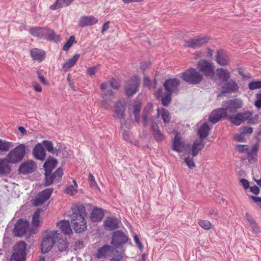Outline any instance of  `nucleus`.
<instances>
[{
	"mask_svg": "<svg viewBox=\"0 0 261 261\" xmlns=\"http://www.w3.org/2000/svg\"><path fill=\"white\" fill-rule=\"evenodd\" d=\"M71 223L73 229L76 233H81L87 229L86 208L83 204H74L72 206Z\"/></svg>",
	"mask_w": 261,
	"mask_h": 261,
	"instance_id": "f257e3e1",
	"label": "nucleus"
},
{
	"mask_svg": "<svg viewBox=\"0 0 261 261\" xmlns=\"http://www.w3.org/2000/svg\"><path fill=\"white\" fill-rule=\"evenodd\" d=\"M59 234L57 230L46 231L41 244V250L43 253H46L51 249Z\"/></svg>",
	"mask_w": 261,
	"mask_h": 261,
	"instance_id": "f03ea898",
	"label": "nucleus"
},
{
	"mask_svg": "<svg viewBox=\"0 0 261 261\" xmlns=\"http://www.w3.org/2000/svg\"><path fill=\"white\" fill-rule=\"evenodd\" d=\"M181 77L185 82L193 85L199 84L203 80V77L196 69L190 68L180 74Z\"/></svg>",
	"mask_w": 261,
	"mask_h": 261,
	"instance_id": "7ed1b4c3",
	"label": "nucleus"
},
{
	"mask_svg": "<svg viewBox=\"0 0 261 261\" xmlns=\"http://www.w3.org/2000/svg\"><path fill=\"white\" fill-rule=\"evenodd\" d=\"M223 111L225 112L227 115L236 113L239 109L243 106V102L241 99L236 98L230 99L227 101H224L222 102Z\"/></svg>",
	"mask_w": 261,
	"mask_h": 261,
	"instance_id": "20e7f679",
	"label": "nucleus"
},
{
	"mask_svg": "<svg viewBox=\"0 0 261 261\" xmlns=\"http://www.w3.org/2000/svg\"><path fill=\"white\" fill-rule=\"evenodd\" d=\"M128 237L121 231H116L113 233L111 244L114 247L113 252H119V248L124 250L122 245L128 241Z\"/></svg>",
	"mask_w": 261,
	"mask_h": 261,
	"instance_id": "39448f33",
	"label": "nucleus"
},
{
	"mask_svg": "<svg viewBox=\"0 0 261 261\" xmlns=\"http://www.w3.org/2000/svg\"><path fill=\"white\" fill-rule=\"evenodd\" d=\"M253 115V113L249 111L240 112L234 115H228L226 118L232 124L238 126L245 122Z\"/></svg>",
	"mask_w": 261,
	"mask_h": 261,
	"instance_id": "423d86ee",
	"label": "nucleus"
},
{
	"mask_svg": "<svg viewBox=\"0 0 261 261\" xmlns=\"http://www.w3.org/2000/svg\"><path fill=\"white\" fill-rule=\"evenodd\" d=\"M140 79L134 76L125 82L124 86L125 92L126 95L132 96L137 93L139 90Z\"/></svg>",
	"mask_w": 261,
	"mask_h": 261,
	"instance_id": "0eeeda50",
	"label": "nucleus"
},
{
	"mask_svg": "<svg viewBox=\"0 0 261 261\" xmlns=\"http://www.w3.org/2000/svg\"><path fill=\"white\" fill-rule=\"evenodd\" d=\"M197 66L206 77H213L214 76V66L212 62L201 60L198 62Z\"/></svg>",
	"mask_w": 261,
	"mask_h": 261,
	"instance_id": "6e6552de",
	"label": "nucleus"
},
{
	"mask_svg": "<svg viewBox=\"0 0 261 261\" xmlns=\"http://www.w3.org/2000/svg\"><path fill=\"white\" fill-rule=\"evenodd\" d=\"M208 41L209 38L206 36L196 37L188 40H186L184 42V46L192 48H197L207 43Z\"/></svg>",
	"mask_w": 261,
	"mask_h": 261,
	"instance_id": "1a4fd4ad",
	"label": "nucleus"
},
{
	"mask_svg": "<svg viewBox=\"0 0 261 261\" xmlns=\"http://www.w3.org/2000/svg\"><path fill=\"white\" fill-rule=\"evenodd\" d=\"M52 189H46L40 192L37 197L33 200L32 203L34 206H39L43 204L48 200L53 192Z\"/></svg>",
	"mask_w": 261,
	"mask_h": 261,
	"instance_id": "9d476101",
	"label": "nucleus"
},
{
	"mask_svg": "<svg viewBox=\"0 0 261 261\" xmlns=\"http://www.w3.org/2000/svg\"><path fill=\"white\" fill-rule=\"evenodd\" d=\"M37 165L32 160H28L22 163L19 167V172L23 174L33 173L36 170Z\"/></svg>",
	"mask_w": 261,
	"mask_h": 261,
	"instance_id": "9b49d317",
	"label": "nucleus"
},
{
	"mask_svg": "<svg viewBox=\"0 0 261 261\" xmlns=\"http://www.w3.org/2000/svg\"><path fill=\"white\" fill-rule=\"evenodd\" d=\"M180 81L176 78L167 80L164 84L166 90L170 94L176 93L178 90Z\"/></svg>",
	"mask_w": 261,
	"mask_h": 261,
	"instance_id": "f8f14e48",
	"label": "nucleus"
},
{
	"mask_svg": "<svg viewBox=\"0 0 261 261\" xmlns=\"http://www.w3.org/2000/svg\"><path fill=\"white\" fill-rule=\"evenodd\" d=\"M175 137L172 142V149L177 152H181L185 147L184 141L182 140L180 134L175 132Z\"/></svg>",
	"mask_w": 261,
	"mask_h": 261,
	"instance_id": "ddd939ff",
	"label": "nucleus"
},
{
	"mask_svg": "<svg viewBox=\"0 0 261 261\" xmlns=\"http://www.w3.org/2000/svg\"><path fill=\"white\" fill-rule=\"evenodd\" d=\"M101 97L102 98L101 101V107L106 110L110 109L111 107L110 102L114 98V93L111 90H108L106 92L103 93Z\"/></svg>",
	"mask_w": 261,
	"mask_h": 261,
	"instance_id": "4468645a",
	"label": "nucleus"
},
{
	"mask_svg": "<svg viewBox=\"0 0 261 261\" xmlns=\"http://www.w3.org/2000/svg\"><path fill=\"white\" fill-rule=\"evenodd\" d=\"M214 75H215L216 81L220 80V82L224 83L227 82L230 79L231 74L227 69L223 68H219L216 70Z\"/></svg>",
	"mask_w": 261,
	"mask_h": 261,
	"instance_id": "2eb2a0df",
	"label": "nucleus"
},
{
	"mask_svg": "<svg viewBox=\"0 0 261 261\" xmlns=\"http://www.w3.org/2000/svg\"><path fill=\"white\" fill-rule=\"evenodd\" d=\"M228 116L226 113L223 111V109L219 108L214 110L209 116V121L213 123L218 122L222 118H226Z\"/></svg>",
	"mask_w": 261,
	"mask_h": 261,
	"instance_id": "dca6fc26",
	"label": "nucleus"
},
{
	"mask_svg": "<svg viewBox=\"0 0 261 261\" xmlns=\"http://www.w3.org/2000/svg\"><path fill=\"white\" fill-rule=\"evenodd\" d=\"M222 87V93H226L229 92H238L239 89L238 84L233 80L224 82Z\"/></svg>",
	"mask_w": 261,
	"mask_h": 261,
	"instance_id": "f3484780",
	"label": "nucleus"
},
{
	"mask_svg": "<svg viewBox=\"0 0 261 261\" xmlns=\"http://www.w3.org/2000/svg\"><path fill=\"white\" fill-rule=\"evenodd\" d=\"M33 154L34 158L40 161H44L46 157V152L42 143H38L33 148Z\"/></svg>",
	"mask_w": 261,
	"mask_h": 261,
	"instance_id": "a211bd4d",
	"label": "nucleus"
},
{
	"mask_svg": "<svg viewBox=\"0 0 261 261\" xmlns=\"http://www.w3.org/2000/svg\"><path fill=\"white\" fill-rule=\"evenodd\" d=\"M115 110L113 116L115 118L123 119L125 117V104L120 101H117L115 104Z\"/></svg>",
	"mask_w": 261,
	"mask_h": 261,
	"instance_id": "6ab92c4d",
	"label": "nucleus"
},
{
	"mask_svg": "<svg viewBox=\"0 0 261 261\" xmlns=\"http://www.w3.org/2000/svg\"><path fill=\"white\" fill-rule=\"evenodd\" d=\"M27 245L23 241L17 242V261H26Z\"/></svg>",
	"mask_w": 261,
	"mask_h": 261,
	"instance_id": "aec40b11",
	"label": "nucleus"
},
{
	"mask_svg": "<svg viewBox=\"0 0 261 261\" xmlns=\"http://www.w3.org/2000/svg\"><path fill=\"white\" fill-rule=\"evenodd\" d=\"M98 22V19L93 16H84L78 21L79 25L81 27L92 25Z\"/></svg>",
	"mask_w": 261,
	"mask_h": 261,
	"instance_id": "412c9836",
	"label": "nucleus"
},
{
	"mask_svg": "<svg viewBox=\"0 0 261 261\" xmlns=\"http://www.w3.org/2000/svg\"><path fill=\"white\" fill-rule=\"evenodd\" d=\"M217 63L221 66H225L229 63V58L226 53L223 50H219L216 55Z\"/></svg>",
	"mask_w": 261,
	"mask_h": 261,
	"instance_id": "4be33fe9",
	"label": "nucleus"
},
{
	"mask_svg": "<svg viewBox=\"0 0 261 261\" xmlns=\"http://www.w3.org/2000/svg\"><path fill=\"white\" fill-rule=\"evenodd\" d=\"M29 222L23 219H19L17 221V237H21L26 234L29 228Z\"/></svg>",
	"mask_w": 261,
	"mask_h": 261,
	"instance_id": "5701e85b",
	"label": "nucleus"
},
{
	"mask_svg": "<svg viewBox=\"0 0 261 261\" xmlns=\"http://www.w3.org/2000/svg\"><path fill=\"white\" fill-rule=\"evenodd\" d=\"M104 216L103 210L101 208L94 207L90 214V220L93 222L101 221Z\"/></svg>",
	"mask_w": 261,
	"mask_h": 261,
	"instance_id": "b1692460",
	"label": "nucleus"
},
{
	"mask_svg": "<svg viewBox=\"0 0 261 261\" xmlns=\"http://www.w3.org/2000/svg\"><path fill=\"white\" fill-rule=\"evenodd\" d=\"M47 31V28L45 27H33L30 30V33L34 37L44 38L45 33Z\"/></svg>",
	"mask_w": 261,
	"mask_h": 261,
	"instance_id": "393cba45",
	"label": "nucleus"
},
{
	"mask_svg": "<svg viewBox=\"0 0 261 261\" xmlns=\"http://www.w3.org/2000/svg\"><path fill=\"white\" fill-rule=\"evenodd\" d=\"M57 226L65 234H70L72 232V229L69 221L62 220L57 223Z\"/></svg>",
	"mask_w": 261,
	"mask_h": 261,
	"instance_id": "a878e982",
	"label": "nucleus"
},
{
	"mask_svg": "<svg viewBox=\"0 0 261 261\" xmlns=\"http://www.w3.org/2000/svg\"><path fill=\"white\" fill-rule=\"evenodd\" d=\"M204 147V144L202 139L196 140L192 145L191 153L193 157L196 156L199 151L201 150Z\"/></svg>",
	"mask_w": 261,
	"mask_h": 261,
	"instance_id": "bb28decb",
	"label": "nucleus"
},
{
	"mask_svg": "<svg viewBox=\"0 0 261 261\" xmlns=\"http://www.w3.org/2000/svg\"><path fill=\"white\" fill-rule=\"evenodd\" d=\"M104 225L107 229L112 230L118 227V220L117 219L109 217L104 222Z\"/></svg>",
	"mask_w": 261,
	"mask_h": 261,
	"instance_id": "cd10ccee",
	"label": "nucleus"
},
{
	"mask_svg": "<svg viewBox=\"0 0 261 261\" xmlns=\"http://www.w3.org/2000/svg\"><path fill=\"white\" fill-rule=\"evenodd\" d=\"M45 53L42 50L34 48L31 50V56L34 60L41 62L44 58Z\"/></svg>",
	"mask_w": 261,
	"mask_h": 261,
	"instance_id": "c85d7f7f",
	"label": "nucleus"
},
{
	"mask_svg": "<svg viewBox=\"0 0 261 261\" xmlns=\"http://www.w3.org/2000/svg\"><path fill=\"white\" fill-rule=\"evenodd\" d=\"M73 1L74 0H56L55 2L50 6L49 8L51 10H57L69 6Z\"/></svg>",
	"mask_w": 261,
	"mask_h": 261,
	"instance_id": "c756f323",
	"label": "nucleus"
},
{
	"mask_svg": "<svg viewBox=\"0 0 261 261\" xmlns=\"http://www.w3.org/2000/svg\"><path fill=\"white\" fill-rule=\"evenodd\" d=\"M111 87L114 90H118L120 87L119 83L115 79H112L110 80L109 82L103 83L100 85V89L102 90H105Z\"/></svg>",
	"mask_w": 261,
	"mask_h": 261,
	"instance_id": "7c9ffc66",
	"label": "nucleus"
},
{
	"mask_svg": "<svg viewBox=\"0 0 261 261\" xmlns=\"http://www.w3.org/2000/svg\"><path fill=\"white\" fill-rule=\"evenodd\" d=\"M11 169V166L7 163L4 159L0 158V176L9 174Z\"/></svg>",
	"mask_w": 261,
	"mask_h": 261,
	"instance_id": "2f4dec72",
	"label": "nucleus"
},
{
	"mask_svg": "<svg viewBox=\"0 0 261 261\" xmlns=\"http://www.w3.org/2000/svg\"><path fill=\"white\" fill-rule=\"evenodd\" d=\"M133 113L134 114L135 118V120L137 123H139L140 112L142 108L141 103L139 101H135L134 102L133 106Z\"/></svg>",
	"mask_w": 261,
	"mask_h": 261,
	"instance_id": "473e14b6",
	"label": "nucleus"
},
{
	"mask_svg": "<svg viewBox=\"0 0 261 261\" xmlns=\"http://www.w3.org/2000/svg\"><path fill=\"white\" fill-rule=\"evenodd\" d=\"M4 159L9 165L16 164V147L10 150Z\"/></svg>",
	"mask_w": 261,
	"mask_h": 261,
	"instance_id": "72a5a7b5",
	"label": "nucleus"
},
{
	"mask_svg": "<svg viewBox=\"0 0 261 261\" xmlns=\"http://www.w3.org/2000/svg\"><path fill=\"white\" fill-rule=\"evenodd\" d=\"M210 130V127L208 124L207 123H203L198 130V135H199L200 139H202L206 138L209 134Z\"/></svg>",
	"mask_w": 261,
	"mask_h": 261,
	"instance_id": "f704fd0d",
	"label": "nucleus"
},
{
	"mask_svg": "<svg viewBox=\"0 0 261 261\" xmlns=\"http://www.w3.org/2000/svg\"><path fill=\"white\" fill-rule=\"evenodd\" d=\"M57 164L56 160L53 158L48 159L43 165L45 172H47V173H51L53 169L56 166Z\"/></svg>",
	"mask_w": 261,
	"mask_h": 261,
	"instance_id": "c9c22d12",
	"label": "nucleus"
},
{
	"mask_svg": "<svg viewBox=\"0 0 261 261\" xmlns=\"http://www.w3.org/2000/svg\"><path fill=\"white\" fill-rule=\"evenodd\" d=\"M152 134L157 142L162 141L164 139V135L161 132L159 126L155 124L152 125Z\"/></svg>",
	"mask_w": 261,
	"mask_h": 261,
	"instance_id": "e433bc0d",
	"label": "nucleus"
},
{
	"mask_svg": "<svg viewBox=\"0 0 261 261\" xmlns=\"http://www.w3.org/2000/svg\"><path fill=\"white\" fill-rule=\"evenodd\" d=\"M43 210L38 208L34 213L32 220V224L34 227H38L40 223V214L43 212Z\"/></svg>",
	"mask_w": 261,
	"mask_h": 261,
	"instance_id": "4c0bfd02",
	"label": "nucleus"
},
{
	"mask_svg": "<svg viewBox=\"0 0 261 261\" xmlns=\"http://www.w3.org/2000/svg\"><path fill=\"white\" fill-rule=\"evenodd\" d=\"M13 146L12 142L0 139V154L4 155Z\"/></svg>",
	"mask_w": 261,
	"mask_h": 261,
	"instance_id": "58836bf2",
	"label": "nucleus"
},
{
	"mask_svg": "<svg viewBox=\"0 0 261 261\" xmlns=\"http://www.w3.org/2000/svg\"><path fill=\"white\" fill-rule=\"evenodd\" d=\"M112 249L111 246L105 245L98 250L96 255L98 258L105 257L112 251Z\"/></svg>",
	"mask_w": 261,
	"mask_h": 261,
	"instance_id": "ea45409f",
	"label": "nucleus"
},
{
	"mask_svg": "<svg viewBox=\"0 0 261 261\" xmlns=\"http://www.w3.org/2000/svg\"><path fill=\"white\" fill-rule=\"evenodd\" d=\"M28 150V146L23 144L17 145V162L20 161L24 156Z\"/></svg>",
	"mask_w": 261,
	"mask_h": 261,
	"instance_id": "a19ab883",
	"label": "nucleus"
},
{
	"mask_svg": "<svg viewBox=\"0 0 261 261\" xmlns=\"http://www.w3.org/2000/svg\"><path fill=\"white\" fill-rule=\"evenodd\" d=\"M44 38L50 41L58 42L60 41V36L56 34L53 30L47 28V31L45 33V36Z\"/></svg>",
	"mask_w": 261,
	"mask_h": 261,
	"instance_id": "79ce46f5",
	"label": "nucleus"
},
{
	"mask_svg": "<svg viewBox=\"0 0 261 261\" xmlns=\"http://www.w3.org/2000/svg\"><path fill=\"white\" fill-rule=\"evenodd\" d=\"M80 57L79 54H75L73 57H72L69 61L65 63L62 66V68L65 71L68 70L72 67H73Z\"/></svg>",
	"mask_w": 261,
	"mask_h": 261,
	"instance_id": "37998d69",
	"label": "nucleus"
},
{
	"mask_svg": "<svg viewBox=\"0 0 261 261\" xmlns=\"http://www.w3.org/2000/svg\"><path fill=\"white\" fill-rule=\"evenodd\" d=\"M157 111L158 114L161 116L164 123H169L171 120V117L168 110L164 108H161V109H158Z\"/></svg>",
	"mask_w": 261,
	"mask_h": 261,
	"instance_id": "c03bdc74",
	"label": "nucleus"
},
{
	"mask_svg": "<svg viewBox=\"0 0 261 261\" xmlns=\"http://www.w3.org/2000/svg\"><path fill=\"white\" fill-rule=\"evenodd\" d=\"M57 246L60 252L65 251L68 248V243L66 240L60 238L58 235V238L56 240Z\"/></svg>",
	"mask_w": 261,
	"mask_h": 261,
	"instance_id": "a18cd8bd",
	"label": "nucleus"
},
{
	"mask_svg": "<svg viewBox=\"0 0 261 261\" xmlns=\"http://www.w3.org/2000/svg\"><path fill=\"white\" fill-rule=\"evenodd\" d=\"M74 185H70L65 190V192L70 195H73L77 193V191L76 190L77 184L74 180Z\"/></svg>",
	"mask_w": 261,
	"mask_h": 261,
	"instance_id": "49530a36",
	"label": "nucleus"
},
{
	"mask_svg": "<svg viewBox=\"0 0 261 261\" xmlns=\"http://www.w3.org/2000/svg\"><path fill=\"white\" fill-rule=\"evenodd\" d=\"M198 223L201 227L205 230H209L212 227V223L208 220L199 219Z\"/></svg>",
	"mask_w": 261,
	"mask_h": 261,
	"instance_id": "de8ad7c7",
	"label": "nucleus"
},
{
	"mask_svg": "<svg viewBox=\"0 0 261 261\" xmlns=\"http://www.w3.org/2000/svg\"><path fill=\"white\" fill-rule=\"evenodd\" d=\"M256 100L254 101V106L257 110L261 109V90L255 94Z\"/></svg>",
	"mask_w": 261,
	"mask_h": 261,
	"instance_id": "09e8293b",
	"label": "nucleus"
},
{
	"mask_svg": "<svg viewBox=\"0 0 261 261\" xmlns=\"http://www.w3.org/2000/svg\"><path fill=\"white\" fill-rule=\"evenodd\" d=\"M63 172L62 169L60 168H58L52 175L54 181H60L63 175Z\"/></svg>",
	"mask_w": 261,
	"mask_h": 261,
	"instance_id": "8fccbe9b",
	"label": "nucleus"
},
{
	"mask_svg": "<svg viewBox=\"0 0 261 261\" xmlns=\"http://www.w3.org/2000/svg\"><path fill=\"white\" fill-rule=\"evenodd\" d=\"M248 88L251 90L261 88V80L252 81L248 84Z\"/></svg>",
	"mask_w": 261,
	"mask_h": 261,
	"instance_id": "3c124183",
	"label": "nucleus"
},
{
	"mask_svg": "<svg viewBox=\"0 0 261 261\" xmlns=\"http://www.w3.org/2000/svg\"><path fill=\"white\" fill-rule=\"evenodd\" d=\"M75 41V37L71 36L66 43L64 45L63 49L64 50H67L73 44Z\"/></svg>",
	"mask_w": 261,
	"mask_h": 261,
	"instance_id": "603ef678",
	"label": "nucleus"
},
{
	"mask_svg": "<svg viewBox=\"0 0 261 261\" xmlns=\"http://www.w3.org/2000/svg\"><path fill=\"white\" fill-rule=\"evenodd\" d=\"M88 180L90 183V185L92 188H98V185L95 181L94 176L90 173L88 175Z\"/></svg>",
	"mask_w": 261,
	"mask_h": 261,
	"instance_id": "864d4df0",
	"label": "nucleus"
},
{
	"mask_svg": "<svg viewBox=\"0 0 261 261\" xmlns=\"http://www.w3.org/2000/svg\"><path fill=\"white\" fill-rule=\"evenodd\" d=\"M171 100V94H168L162 99V103L164 106H167L169 105Z\"/></svg>",
	"mask_w": 261,
	"mask_h": 261,
	"instance_id": "5fc2aeb1",
	"label": "nucleus"
},
{
	"mask_svg": "<svg viewBox=\"0 0 261 261\" xmlns=\"http://www.w3.org/2000/svg\"><path fill=\"white\" fill-rule=\"evenodd\" d=\"M259 115H255L254 116H250L247 121L248 123L251 124H257L259 121Z\"/></svg>",
	"mask_w": 261,
	"mask_h": 261,
	"instance_id": "6e6d98bb",
	"label": "nucleus"
},
{
	"mask_svg": "<svg viewBox=\"0 0 261 261\" xmlns=\"http://www.w3.org/2000/svg\"><path fill=\"white\" fill-rule=\"evenodd\" d=\"M185 162L190 169H193L195 167V164L193 158H190L189 156L185 158Z\"/></svg>",
	"mask_w": 261,
	"mask_h": 261,
	"instance_id": "4d7b16f0",
	"label": "nucleus"
},
{
	"mask_svg": "<svg viewBox=\"0 0 261 261\" xmlns=\"http://www.w3.org/2000/svg\"><path fill=\"white\" fill-rule=\"evenodd\" d=\"M42 144H43L46 149L49 152H53L54 150V147L53 145V143L48 141H43L42 142Z\"/></svg>",
	"mask_w": 261,
	"mask_h": 261,
	"instance_id": "13d9d810",
	"label": "nucleus"
},
{
	"mask_svg": "<svg viewBox=\"0 0 261 261\" xmlns=\"http://www.w3.org/2000/svg\"><path fill=\"white\" fill-rule=\"evenodd\" d=\"M45 185L46 186L49 185L53 183L54 181L52 175H51V173H47V172H45Z\"/></svg>",
	"mask_w": 261,
	"mask_h": 261,
	"instance_id": "bf43d9fd",
	"label": "nucleus"
},
{
	"mask_svg": "<svg viewBox=\"0 0 261 261\" xmlns=\"http://www.w3.org/2000/svg\"><path fill=\"white\" fill-rule=\"evenodd\" d=\"M248 146L247 145H237L236 146V148L237 150L241 153L248 152Z\"/></svg>",
	"mask_w": 261,
	"mask_h": 261,
	"instance_id": "052dcab7",
	"label": "nucleus"
},
{
	"mask_svg": "<svg viewBox=\"0 0 261 261\" xmlns=\"http://www.w3.org/2000/svg\"><path fill=\"white\" fill-rule=\"evenodd\" d=\"M258 148L259 144L258 143H256L251 147L250 149L248 148L247 153L257 154V152L258 151Z\"/></svg>",
	"mask_w": 261,
	"mask_h": 261,
	"instance_id": "680f3d73",
	"label": "nucleus"
},
{
	"mask_svg": "<svg viewBox=\"0 0 261 261\" xmlns=\"http://www.w3.org/2000/svg\"><path fill=\"white\" fill-rule=\"evenodd\" d=\"M151 63L149 61L144 62L141 63L140 69L144 72L148 68L150 67Z\"/></svg>",
	"mask_w": 261,
	"mask_h": 261,
	"instance_id": "e2e57ef3",
	"label": "nucleus"
},
{
	"mask_svg": "<svg viewBox=\"0 0 261 261\" xmlns=\"http://www.w3.org/2000/svg\"><path fill=\"white\" fill-rule=\"evenodd\" d=\"M97 72V68L95 66L90 67L86 70V74L88 75L92 76L95 75Z\"/></svg>",
	"mask_w": 261,
	"mask_h": 261,
	"instance_id": "0e129e2a",
	"label": "nucleus"
},
{
	"mask_svg": "<svg viewBox=\"0 0 261 261\" xmlns=\"http://www.w3.org/2000/svg\"><path fill=\"white\" fill-rule=\"evenodd\" d=\"M247 156L249 163H253L257 161V154L247 153Z\"/></svg>",
	"mask_w": 261,
	"mask_h": 261,
	"instance_id": "69168bd1",
	"label": "nucleus"
},
{
	"mask_svg": "<svg viewBox=\"0 0 261 261\" xmlns=\"http://www.w3.org/2000/svg\"><path fill=\"white\" fill-rule=\"evenodd\" d=\"M242 133L245 134H251L253 132V128L248 126H245L242 128Z\"/></svg>",
	"mask_w": 261,
	"mask_h": 261,
	"instance_id": "338daca9",
	"label": "nucleus"
},
{
	"mask_svg": "<svg viewBox=\"0 0 261 261\" xmlns=\"http://www.w3.org/2000/svg\"><path fill=\"white\" fill-rule=\"evenodd\" d=\"M32 85L36 92H41L42 91V87L37 82H32Z\"/></svg>",
	"mask_w": 261,
	"mask_h": 261,
	"instance_id": "774afa93",
	"label": "nucleus"
}]
</instances>
